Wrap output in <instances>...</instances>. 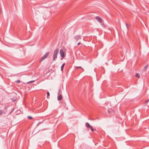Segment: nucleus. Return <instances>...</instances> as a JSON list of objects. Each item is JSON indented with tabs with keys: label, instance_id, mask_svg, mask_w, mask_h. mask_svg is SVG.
Segmentation results:
<instances>
[{
	"label": "nucleus",
	"instance_id": "412c9836",
	"mask_svg": "<svg viewBox=\"0 0 149 149\" xmlns=\"http://www.w3.org/2000/svg\"><path fill=\"white\" fill-rule=\"evenodd\" d=\"M41 122H40L38 123L37 124V126H38V125H39L40 124H41Z\"/></svg>",
	"mask_w": 149,
	"mask_h": 149
},
{
	"label": "nucleus",
	"instance_id": "39448f33",
	"mask_svg": "<svg viewBox=\"0 0 149 149\" xmlns=\"http://www.w3.org/2000/svg\"><path fill=\"white\" fill-rule=\"evenodd\" d=\"M85 125L86 127L88 129H90V128L92 127V126L90 125L89 123L88 122L86 123Z\"/></svg>",
	"mask_w": 149,
	"mask_h": 149
},
{
	"label": "nucleus",
	"instance_id": "f257e3e1",
	"mask_svg": "<svg viewBox=\"0 0 149 149\" xmlns=\"http://www.w3.org/2000/svg\"><path fill=\"white\" fill-rule=\"evenodd\" d=\"M59 50L58 49H56L54 51L53 54V61H54L57 58V56L58 54Z\"/></svg>",
	"mask_w": 149,
	"mask_h": 149
},
{
	"label": "nucleus",
	"instance_id": "a211bd4d",
	"mask_svg": "<svg viewBox=\"0 0 149 149\" xmlns=\"http://www.w3.org/2000/svg\"><path fill=\"white\" fill-rule=\"evenodd\" d=\"M91 129V130L92 131V132H93L94 131V130L93 129V127H92V126L90 128Z\"/></svg>",
	"mask_w": 149,
	"mask_h": 149
},
{
	"label": "nucleus",
	"instance_id": "6ab92c4d",
	"mask_svg": "<svg viewBox=\"0 0 149 149\" xmlns=\"http://www.w3.org/2000/svg\"><path fill=\"white\" fill-rule=\"evenodd\" d=\"M16 82L17 83H19L20 82V80H17V81H16Z\"/></svg>",
	"mask_w": 149,
	"mask_h": 149
},
{
	"label": "nucleus",
	"instance_id": "4468645a",
	"mask_svg": "<svg viewBox=\"0 0 149 149\" xmlns=\"http://www.w3.org/2000/svg\"><path fill=\"white\" fill-rule=\"evenodd\" d=\"M47 98H48V97L49 96L50 94L49 93V92H47Z\"/></svg>",
	"mask_w": 149,
	"mask_h": 149
},
{
	"label": "nucleus",
	"instance_id": "f03ea898",
	"mask_svg": "<svg viewBox=\"0 0 149 149\" xmlns=\"http://www.w3.org/2000/svg\"><path fill=\"white\" fill-rule=\"evenodd\" d=\"M49 54V52H47L40 59V62L42 61L44 59L46 58L47 57Z\"/></svg>",
	"mask_w": 149,
	"mask_h": 149
},
{
	"label": "nucleus",
	"instance_id": "dca6fc26",
	"mask_svg": "<svg viewBox=\"0 0 149 149\" xmlns=\"http://www.w3.org/2000/svg\"><path fill=\"white\" fill-rule=\"evenodd\" d=\"M126 27H127V29H128V27L129 26V25L127 23H126Z\"/></svg>",
	"mask_w": 149,
	"mask_h": 149
},
{
	"label": "nucleus",
	"instance_id": "9b49d317",
	"mask_svg": "<svg viewBox=\"0 0 149 149\" xmlns=\"http://www.w3.org/2000/svg\"><path fill=\"white\" fill-rule=\"evenodd\" d=\"M135 76L138 78H139L140 77V75L139 74L136 73V74Z\"/></svg>",
	"mask_w": 149,
	"mask_h": 149
},
{
	"label": "nucleus",
	"instance_id": "aec40b11",
	"mask_svg": "<svg viewBox=\"0 0 149 149\" xmlns=\"http://www.w3.org/2000/svg\"><path fill=\"white\" fill-rule=\"evenodd\" d=\"M60 92H61V90L60 89H59V90L58 91V94H60Z\"/></svg>",
	"mask_w": 149,
	"mask_h": 149
},
{
	"label": "nucleus",
	"instance_id": "0eeeda50",
	"mask_svg": "<svg viewBox=\"0 0 149 149\" xmlns=\"http://www.w3.org/2000/svg\"><path fill=\"white\" fill-rule=\"evenodd\" d=\"M74 38L77 40L81 38L80 36H76L74 37Z\"/></svg>",
	"mask_w": 149,
	"mask_h": 149
},
{
	"label": "nucleus",
	"instance_id": "423d86ee",
	"mask_svg": "<svg viewBox=\"0 0 149 149\" xmlns=\"http://www.w3.org/2000/svg\"><path fill=\"white\" fill-rule=\"evenodd\" d=\"M85 125L86 127L88 129H90V128L92 127V126L90 125L89 123L88 122L86 123Z\"/></svg>",
	"mask_w": 149,
	"mask_h": 149
},
{
	"label": "nucleus",
	"instance_id": "20e7f679",
	"mask_svg": "<svg viewBox=\"0 0 149 149\" xmlns=\"http://www.w3.org/2000/svg\"><path fill=\"white\" fill-rule=\"evenodd\" d=\"M60 54L61 56L63 58L65 56L64 52L62 49H61L60 51Z\"/></svg>",
	"mask_w": 149,
	"mask_h": 149
},
{
	"label": "nucleus",
	"instance_id": "4be33fe9",
	"mask_svg": "<svg viewBox=\"0 0 149 149\" xmlns=\"http://www.w3.org/2000/svg\"><path fill=\"white\" fill-rule=\"evenodd\" d=\"M149 101V99H148L147 101H146V104H147Z\"/></svg>",
	"mask_w": 149,
	"mask_h": 149
},
{
	"label": "nucleus",
	"instance_id": "2eb2a0df",
	"mask_svg": "<svg viewBox=\"0 0 149 149\" xmlns=\"http://www.w3.org/2000/svg\"><path fill=\"white\" fill-rule=\"evenodd\" d=\"M28 118L29 119H31L32 118V117H31V116H29L28 117Z\"/></svg>",
	"mask_w": 149,
	"mask_h": 149
},
{
	"label": "nucleus",
	"instance_id": "9d476101",
	"mask_svg": "<svg viewBox=\"0 0 149 149\" xmlns=\"http://www.w3.org/2000/svg\"><path fill=\"white\" fill-rule=\"evenodd\" d=\"M65 65V63H63L62 65L61 66V71H62L63 69V68H64V67Z\"/></svg>",
	"mask_w": 149,
	"mask_h": 149
},
{
	"label": "nucleus",
	"instance_id": "6e6552de",
	"mask_svg": "<svg viewBox=\"0 0 149 149\" xmlns=\"http://www.w3.org/2000/svg\"><path fill=\"white\" fill-rule=\"evenodd\" d=\"M62 99V96L60 94H58L57 97V99L58 100H61Z\"/></svg>",
	"mask_w": 149,
	"mask_h": 149
},
{
	"label": "nucleus",
	"instance_id": "1a4fd4ad",
	"mask_svg": "<svg viewBox=\"0 0 149 149\" xmlns=\"http://www.w3.org/2000/svg\"><path fill=\"white\" fill-rule=\"evenodd\" d=\"M6 114L5 112L2 110H0V115Z\"/></svg>",
	"mask_w": 149,
	"mask_h": 149
},
{
	"label": "nucleus",
	"instance_id": "f8f14e48",
	"mask_svg": "<svg viewBox=\"0 0 149 149\" xmlns=\"http://www.w3.org/2000/svg\"><path fill=\"white\" fill-rule=\"evenodd\" d=\"M148 65H146L144 67V70H146L147 68H148Z\"/></svg>",
	"mask_w": 149,
	"mask_h": 149
},
{
	"label": "nucleus",
	"instance_id": "7ed1b4c3",
	"mask_svg": "<svg viewBox=\"0 0 149 149\" xmlns=\"http://www.w3.org/2000/svg\"><path fill=\"white\" fill-rule=\"evenodd\" d=\"M97 21L100 23L101 25H102L103 24V21L102 19L99 16H96L95 17Z\"/></svg>",
	"mask_w": 149,
	"mask_h": 149
},
{
	"label": "nucleus",
	"instance_id": "f3484780",
	"mask_svg": "<svg viewBox=\"0 0 149 149\" xmlns=\"http://www.w3.org/2000/svg\"><path fill=\"white\" fill-rule=\"evenodd\" d=\"M78 68H81V66H79V67H76V69H77Z\"/></svg>",
	"mask_w": 149,
	"mask_h": 149
},
{
	"label": "nucleus",
	"instance_id": "5701e85b",
	"mask_svg": "<svg viewBox=\"0 0 149 149\" xmlns=\"http://www.w3.org/2000/svg\"><path fill=\"white\" fill-rule=\"evenodd\" d=\"M80 44H81V42H79L77 43V45H80Z\"/></svg>",
	"mask_w": 149,
	"mask_h": 149
},
{
	"label": "nucleus",
	"instance_id": "ddd939ff",
	"mask_svg": "<svg viewBox=\"0 0 149 149\" xmlns=\"http://www.w3.org/2000/svg\"><path fill=\"white\" fill-rule=\"evenodd\" d=\"M35 81V80H34V81H29L27 83V84H29V83H33L34 82V81Z\"/></svg>",
	"mask_w": 149,
	"mask_h": 149
}]
</instances>
